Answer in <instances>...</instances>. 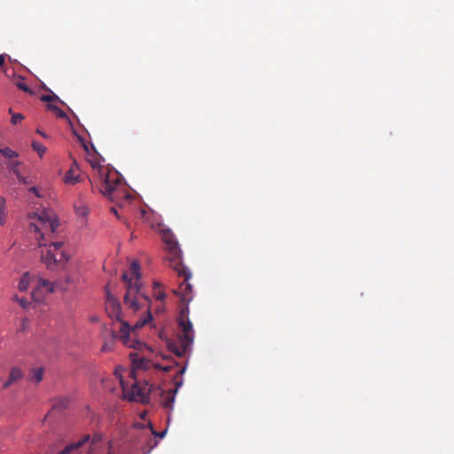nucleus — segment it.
<instances>
[{"label":"nucleus","instance_id":"9d476101","mask_svg":"<svg viewBox=\"0 0 454 454\" xmlns=\"http://www.w3.org/2000/svg\"><path fill=\"white\" fill-rule=\"evenodd\" d=\"M42 288H45L48 293L53 292L52 284L49 280L38 278L37 279V287L32 291V300L33 301H40Z\"/></svg>","mask_w":454,"mask_h":454},{"label":"nucleus","instance_id":"4be33fe9","mask_svg":"<svg viewBox=\"0 0 454 454\" xmlns=\"http://www.w3.org/2000/svg\"><path fill=\"white\" fill-rule=\"evenodd\" d=\"M51 94L49 95H43L41 97V100L43 102H52V101H59L61 104H64L62 100L59 99V98L54 94L52 91H50Z\"/></svg>","mask_w":454,"mask_h":454},{"label":"nucleus","instance_id":"423d86ee","mask_svg":"<svg viewBox=\"0 0 454 454\" xmlns=\"http://www.w3.org/2000/svg\"><path fill=\"white\" fill-rule=\"evenodd\" d=\"M178 331L175 340H168V349L178 357L190 354L194 342L195 333L188 314H179L176 318Z\"/></svg>","mask_w":454,"mask_h":454},{"label":"nucleus","instance_id":"72a5a7b5","mask_svg":"<svg viewBox=\"0 0 454 454\" xmlns=\"http://www.w3.org/2000/svg\"><path fill=\"white\" fill-rule=\"evenodd\" d=\"M80 215H85L87 214L86 208H82L81 211L78 212Z\"/></svg>","mask_w":454,"mask_h":454},{"label":"nucleus","instance_id":"ddd939ff","mask_svg":"<svg viewBox=\"0 0 454 454\" xmlns=\"http://www.w3.org/2000/svg\"><path fill=\"white\" fill-rule=\"evenodd\" d=\"M23 377L22 371L18 367H13L9 374L8 380L4 383V388L9 387L12 384L17 382Z\"/></svg>","mask_w":454,"mask_h":454},{"label":"nucleus","instance_id":"4c0bfd02","mask_svg":"<svg viewBox=\"0 0 454 454\" xmlns=\"http://www.w3.org/2000/svg\"><path fill=\"white\" fill-rule=\"evenodd\" d=\"M111 212L117 215V210L115 207H112Z\"/></svg>","mask_w":454,"mask_h":454},{"label":"nucleus","instance_id":"5701e85b","mask_svg":"<svg viewBox=\"0 0 454 454\" xmlns=\"http://www.w3.org/2000/svg\"><path fill=\"white\" fill-rule=\"evenodd\" d=\"M33 149L38 153V154L42 157L43 153L46 152V147L37 141H33L32 143Z\"/></svg>","mask_w":454,"mask_h":454},{"label":"nucleus","instance_id":"b1692460","mask_svg":"<svg viewBox=\"0 0 454 454\" xmlns=\"http://www.w3.org/2000/svg\"><path fill=\"white\" fill-rule=\"evenodd\" d=\"M69 400L66 397L59 398L54 404L53 408L58 410L66 409L68 405Z\"/></svg>","mask_w":454,"mask_h":454},{"label":"nucleus","instance_id":"a878e982","mask_svg":"<svg viewBox=\"0 0 454 454\" xmlns=\"http://www.w3.org/2000/svg\"><path fill=\"white\" fill-rule=\"evenodd\" d=\"M17 87H18L20 90H23V91H25V92H27V93H29V94H31V95L34 93V92H33V90H32L27 86V84L26 82H24L23 81L18 82H17Z\"/></svg>","mask_w":454,"mask_h":454},{"label":"nucleus","instance_id":"2f4dec72","mask_svg":"<svg viewBox=\"0 0 454 454\" xmlns=\"http://www.w3.org/2000/svg\"><path fill=\"white\" fill-rule=\"evenodd\" d=\"M4 204H5V199L2 196H0V207H4Z\"/></svg>","mask_w":454,"mask_h":454},{"label":"nucleus","instance_id":"58836bf2","mask_svg":"<svg viewBox=\"0 0 454 454\" xmlns=\"http://www.w3.org/2000/svg\"><path fill=\"white\" fill-rule=\"evenodd\" d=\"M98 320V318L96 317H90V321L91 322H96Z\"/></svg>","mask_w":454,"mask_h":454},{"label":"nucleus","instance_id":"412c9836","mask_svg":"<svg viewBox=\"0 0 454 454\" xmlns=\"http://www.w3.org/2000/svg\"><path fill=\"white\" fill-rule=\"evenodd\" d=\"M0 153L8 159H13V158L18 157V153L9 147L1 148Z\"/></svg>","mask_w":454,"mask_h":454},{"label":"nucleus","instance_id":"f03ea898","mask_svg":"<svg viewBox=\"0 0 454 454\" xmlns=\"http://www.w3.org/2000/svg\"><path fill=\"white\" fill-rule=\"evenodd\" d=\"M84 151L87 153V160L96 172L99 182L100 192L113 201H117L122 195L124 186L119 173L110 171L100 165L99 154L92 144L89 145L84 138L78 137Z\"/></svg>","mask_w":454,"mask_h":454},{"label":"nucleus","instance_id":"c756f323","mask_svg":"<svg viewBox=\"0 0 454 454\" xmlns=\"http://www.w3.org/2000/svg\"><path fill=\"white\" fill-rule=\"evenodd\" d=\"M29 192H31L35 193V194L36 195V197H38V198L43 197V195L39 192L38 188H36V187H35V186H34V187H31V188L29 189Z\"/></svg>","mask_w":454,"mask_h":454},{"label":"nucleus","instance_id":"7c9ffc66","mask_svg":"<svg viewBox=\"0 0 454 454\" xmlns=\"http://www.w3.org/2000/svg\"><path fill=\"white\" fill-rule=\"evenodd\" d=\"M153 434L154 435H156V436L160 437V438H162V437H164V435H165V434H166V431H163V432H161V433H157V432H155V431H153Z\"/></svg>","mask_w":454,"mask_h":454},{"label":"nucleus","instance_id":"f8f14e48","mask_svg":"<svg viewBox=\"0 0 454 454\" xmlns=\"http://www.w3.org/2000/svg\"><path fill=\"white\" fill-rule=\"evenodd\" d=\"M12 301L17 302L21 309H35V307L32 306L33 302H38L39 301H33L32 300V294L30 295V298H26L24 296H19L17 294L13 295Z\"/></svg>","mask_w":454,"mask_h":454},{"label":"nucleus","instance_id":"dca6fc26","mask_svg":"<svg viewBox=\"0 0 454 454\" xmlns=\"http://www.w3.org/2000/svg\"><path fill=\"white\" fill-rule=\"evenodd\" d=\"M32 280V276L29 272H25L18 284V289L20 293L26 292L28 289L29 284Z\"/></svg>","mask_w":454,"mask_h":454},{"label":"nucleus","instance_id":"4468645a","mask_svg":"<svg viewBox=\"0 0 454 454\" xmlns=\"http://www.w3.org/2000/svg\"><path fill=\"white\" fill-rule=\"evenodd\" d=\"M90 434L83 435L82 440H79L76 442L71 443L67 445L63 450H61L59 454H71L73 451H76L82 444L90 441Z\"/></svg>","mask_w":454,"mask_h":454},{"label":"nucleus","instance_id":"7ed1b4c3","mask_svg":"<svg viewBox=\"0 0 454 454\" xmlns=\"http://www.w3.org/2000/svg\"><path fill=\"white\" fill-rule=\"evenodd\" d=\"M161 238L169 253L168 260L170 262V266L175 270L178 277L184 278L183 282L179 285L177 291L180 294L181 302L178 312H188V303L192 300L191 293L192 286L189 282V279L192 278V272L182 262V251L173 232L170 230H162Z\"/></svg>","mask_w":454,"mask_h":454},{"label":"nucleus","instance_id":"9b49d317","mask_svg":"<svg viewBox=\"0 0 454 454\" xmlns=\"http://www.w3.org/2000/svg\"><path fill=\"white\" fill-rule=\"evenodd\" d=\"M106 311L112 310L111 312H121V303L115 297L106 291Z\"/></svg>","mask_w":454,"mask_h":454},{"label":"nucleus","instance_id":"a211bd4d","mask_svg":"<svg viewBox=\"0 0 454 454\" xmlns=\"http://www.w3.org/2000/svg\"><path fill=\"white\" fill-rule=\"evenodd\" d=\"M43 376V369L42 367L35 368L32 370V380L35 381V383H39L42 381Z\"/></svg>","mask_w":454,"mask_h":454},{"label":"nucleus","instance_id":"393cba45","mask_svg":"<svg viewBox=\"0 0 454 454\" xmlns=\"http://www.w3.org/2000/svg\"><path fill=\"white\" fill-rule=\"evenodd\" d=\"M159 287V284L158 283H154V297L159 300V301H162L163 298L165 297V294L163 292H161L160 289H158Z\"/></svg>","mask_w":454,"mask_h":454},{"label":"nucleus","instance_id":"6ab92c4d","mask_svg":"<svg viewBox=\"0 0 454 454\" xmlns=\"http://www.w3.org/2000/svg\"><path fill=\"white\" fill-rule=\"evenodd\" d=\"M47 107L49 110L55 113L59 118L67 119V115L66 114V113L63 110H61L59 106L49 104Z\"/></svg>","mask_w":454,"mask_h":454},{"label":"nucleus","instance_id":"cd10ccee","mask_svg":"<svg viewBox=\"0 0 454 454\" xmlns=\"http://www.w3.org/2000/svg\"><path fill=\"white\" fill-rule=\"evenodd\" d=\"M24 119V116L21 114H13L12 116V123L17 124L19 121Z\"/></svg>","mask_w":454,"mask_h":454},{"label":"nucleus","instance_id":"f704fd0d","mask_svg":"<svg viewBox=\"0 0 454 454\" xmlns=\"http://www.w3.org/2000/svg\"><path fill=\"white\" fill-rule=\"evenodd\" d=\"M4 63V56L0 55V66H3Z\"/></svg>","mask_w":454,"mask_h":454},{"label":"nucleus","instance_id":"f257e3e1","mask_svg":"<svg viewBox=\"0 0 454 454\" xmlns=\"http://www.w3.org/2000/svg\"><path fill=\"white\" fill-rule=\"evenodd\" d=\"M33 217H36L37 220L30 223L29 230L39 234V237H36L39 247H46L45 251H41L42 262L50 270L64 267L69 259L68 254L62 250L64 242L51 239V236L59 228V221L55 215L43 211L40 214H34Z\"/></svg>","mask_w":454,"mask_h":454},{"label":"nucleus","instance_id":"c85d7f7f","mask_svg":"<svg viewBox=\"0 0 454 454\" xmlns=\"http://www.w3.org/2000/svg\"><path fill=\"white\" fill-rule=\"evenodd\" d=\"M16 176H17L18 180H19L21 184H28V181H27V177L23 176L20 174V172L18 175H16Z\"/></svg>","mask_w":454,"mask_h":454},{"label":"nucleus","instance_id":"1a4fd4ad","mask_svg":"<svg viewBox=\"0 0 454 454\" xmlns=\"http://www.w3.org/2000/svg\"><path fill=\"white\" fill-rule=\"evenodd\" d=\"M147 317L145 319H139L136 324L132 326L128 323V340H137V333L139 329H141L144 325L153 320V314H146Z\"/></svg>","mask_w":454,"mask_h":454},{"label":"nucleus","instance_id":"aec40b11","mask_svg":"<svg viewBox=\"0 0 454 454\" xmlns=\"http://www.w3.org/2000/svg\"><path fill=\"white\" fill-rule=\"evenodd\" d=\"M20 164L21 162L19 160H10L7 164V168L16 176L20 173L19 167Z\"/></svg>","mask_w":454,"mask_h":454},{"label":"nucleus","instance_id":"f3484780","mask_svg":"<svg viewBox=\"0 0 454 454\" xmlns=\"http://www.w3.org/2000/svg\"><path fill=\"white\" fill-rule=\"evenodd\" d=\"M80 176L73 168H70L65 176V183L67 184H74L80 182Z\"/></svg>","mask_w":454,"mask_h":454},{"label":"nucleus","instance_id":"ea45409f","mask_svg":"<svg viewBox=\"0 0 454 454\" xmlns=\"http://www.w3.org/2000/svg\"><path fill=\"white\" fill-rule=\"evenodd\" d=\"M125 198L129 200V199L131 198V196H130V195H129V194H126V195H125Z\"/></svg>","mask_w":454,"mask_h":454},{"label":"nucleus","instance_id":"6e6552de","mask_svg":"<svg viewBox=\"0 0 454 454\" xmlns=\"http://www.w3.org/2000/svg\"><path fill=\"white\" fill-rule=\"evenodd\" d=\"M153 389V386L145 383L140 386L137 382L134 383L131 387L130 400L137 401L142 403H147L150 400L149 395Z\"/></svg>","mask_w":454,"mask_h":454},{"label":"nucleus","instance_id":"0eeeda50","mask_svg":"<svg viewBox=\"0 0 454 454\" xmlns=\"http://www.w3.org/2000/svg\"><path fill=\"white\" fill-rule=\"evenodd\" d=\"M186 367L184 366L181 369H179L175 377L173 378V381L175 384V389H170L169 391H161V404L165 409L172 410L174 402H175V395L177 392L178 388L183 385V380L181 377L185 372Z\"/></svg>","mask_w":454,"mask_h":454},{"label":"nucleus","instance_id":"473e14b6","mask_svg":"<svg viewBox=\"0 0 454 454\" xmlns=\"http://www.w3.org/2000/svg\"><path fill=\"white\" fill-rule=\"evenodd\" d=\"M36 132H37L39 135H41L43 137H44V138H46V137H47L46 134H45L44 132L41 131L40 129H37V131H36Z\"/></svg>","mask_w":454,"mask_h":454},{"label":"nucleus","instance_id":"39448f33","mask_svg":"<svg viewBox=\"0 0 454 454\" xmlns=\"http://www.w3.org/2000/svg\"><path fill=\"white\" fill-rule=\"evenodd\" d=\"M130 271L135 277L134 281L126 272L121 276L123 282L126 284L127 289L124 295V304L127 309L134 311L143 309L145 312H151V301L141 292L140 266L137 262L133 261L130 263Z\"/></svg>","mask_w":454,"mask_h":454},{"label":"nucleus","instance_id":"20e7f679","mask_svg":"<svg viewBox=\"0 0 454 454\" xmlns=\"http://www.w3.org/2000/svg\"><path fill=\"white\" fill-rule=\"evenodd\" d=\"M123 314H113L111 323L105 324L102 327V338L104 340L101 350L109 352L114 348L115 340L118 339L121 343L135 350H141L145 344L138 340H128V322L123 319Z\"/></svg>","mask_w":454,"mask_h":454},{"label":"nucleus","instance_id":"c9c22d12","mask_svg":"<svg viewBox=\"0 0 454 454\" xmlns=\"http://www.w3.org/2000/svg\"><path fill=\"white\" fill-rule=\"evenodd\" d=\"M162 370H164L165 372H169L171 370V366H165V367H161Z\"/></svg>","mask_w":454,"mask_h":454},{"label":"nucleus","instance_id":"bb28decb","mask_svg":"<svg viewBox=\"0 0 454 454\" xmlns=\"http://www.w3.org/2000/svg\"><path fill=\"white\" fill-rule=\"evenodd\" d=\"M7 213L5 207H0V224L4 225L6 223Z\"/></svg>","mask_w":454,"mask_h":454},{"label":"nucleus","instance_id":"2eb2a0df","mask_svg":"<svg viewBox=\"0 0 454 454\" xmlns=\"http://www.w3.org/2000/svg\"><path fill=\"white\" fill-rule=\"evenodd\" d=\"M129 357L131 358L134 367L138 369H145L147 367L148 360L139 356L137 353H130Z\"/></svg>","mask_w":454,"mask_h":454},{"label":"nucleus","instance_id":"e433bc0d","mask_svg":"<svg viewBox=\"0 0 454 454\" xmlns=\"http://www.w3.org/2000/svg\"><path fill=\"white\" fill-rule=\"evenodd\" d=\"M43 89L45 91H49V92L51 91L45 84L43 85Z\"/></svg>","mask_w":454,"mask_h":454}]
</instances>
